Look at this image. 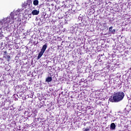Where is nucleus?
Segmentation results:
<instances>
[{
	"mask_svg": "<svg viewBox=\"0 0 131 131\" xmlns=\"http://www.w3.org/2000/svg\"><path fill=\"white\" fill-rule=\"evenodd\" d=\"M124 98V93L122 91H119L114 93L113 98H110L109 101L112 103H118L123 100Z\"/></svg>",
	"mask_w": 131,
	"mask_h": 131,
	"instance_id": "nucleus-1",
	"label": "nucleus"
},
{
	"mask_svg": "<svg viewBox=\"0 0 131 131\" xmlns=\"http://www.w3.org/2000/svg\"><path fill=\"white\" fill-rule=\"evenodd\" d=\"M47 48H48V45H47V43H46L44 45H43L42 49H41V51H42L44 52H46V50H47Z\"/></svg>",
	"mask_w": 131,
	"mask_h": 131,
	"instance_id": "nucleus-2",
	"label": "nucleus"
},
{
	"mask_svg": "<svg viewBox=\"0 0 131 131\" xmlns=\"http://www.w3.org/2000/svg\"><path fill=\"white\" fill-rule=\"evenodd\" d=\"M6 21L5 22V24H7V25L9 24V23H11V20H13V18H6Z\"/></svg>",
	"mask_w": 131,
	"mask_h": 131,
	"instance_id": "nucleus-3",
	"label": "nucleus"
},
{
	"mask_svg": "<svg viewBox=\"0 0 131 131\" xmlns=\"http://www.w3.org/2000/svg\"><path fill=\"white\" fill-rule=\"evenodd\" d=\"M44 53L45 52L41 50V51L38 54V55L37 56V59H40V58H41V56L43 55Z\"/></svg>",
	"mask_w": 131,
	"mask_h": 131,
	"instance_id": "nucleus-4",
	"label": "nucleus"
},
{
	"mask_svg": "<svg viewBox=\"0 0 131 131\" xmlns=\"http://www.w3.org/2000/svg\"><path fill=\"white\" fill-rule=\"evenodd\" d=\"M32 14V15H38L39 14V11H37V10H33Z\"/></svg>",
	"mask_w": 131,
	"mask_h": 131,
	"instance_id": "nucleus-5",
	"label": "nucleus"
},
{
	"mask_svg": "<svg viewBox=\"0 0 131 131\" xmlns=\"http://www.w3.org/2000/svg\"><path fill=\"white\" fill-rule=\"evenodd\" d=\"M116 127V125H115V123H112L111 124V129H112L113 130H114V129H115Z\"/></svg>",
	"mask_w": 131,
	"mask_h": 131,
	"instance_id": "nucleus-6",
	"label": "nucleus"
},
{
	"mask_svg": "<svg viewBox=\"0 0 131 131\" xmlns=\"http://www.w3.org/2000/svg\"><path fill=\"white\" fill-rule=\"evenodd\" d=\"M52 80V77H48L46 79V81L47 82H51Z\"/></svg>",
	"mask_w": 131,
	"mask_h": 131,
	"instance_id": "nucleus-7",
	"label": "nucleus"
},
{
	"mask_svg": "<svg viewBox=\"0 0 131 131\" xmlns=\"http://www.w3.org/2000/svg\"><path fill=\"white\" fill-rule=\"evenodd\" d=\"M38 0H34L33 1V5L34 6H37L38 5Z\"/></svg>",
	"mask_w": 131,
	"mask_h": 131,
	"instance_id": "nucleus-8",
	"label": "nucleus"
},
{
	"mask_svg": "<svg viewBox=\"0 0 131 131\" xmlns=\"http://www.w3.org/2000/svg\"><path fill=\"white\" fill-rule=\"evenodd\" d=\"M115 31H116V29H114L113 30H112V31L111 32L113 34H115Z\"/></svg>",
	"mask_w": 131,
	"mask_h": 131,
	"instance_id": "nucleus-9",
	"label": "nucleus"
},
{
	"mask_svg": "<svg viewBox=\"0 0 131 131\" xmlns=\"http://www.w3.org/2000/svg\"><path fill=\"white\" fill-rule=\"evenodd\" d=\"M112 29H113V27H110L109 28V31H110V32H111V31H112Z\"/></svg>",
	"mask_w": 131,
	"mask_h": 131,
	"instance_id": "nucleus-10",
	"label": "nucleus"
},
{
	"mask_svg": "<svg viewBox=\"0 0 131 131\" xmlns=\"http://www.w3.org/2000/svg\"><path fill=\"white\" fill-rule=\"evenodd\" d=\"M7 55V58H8V61L10 60V55H8V54L6 55Z\"/></svg>",
	"mask_w": 131,
	"mask_h": 131,
	"instance_id": "nucleus-11",
	"label": "nucleus"
},
{
	"mask_svg": "<svg viewBox=\"0 0 131 131\" xmlns=\"http://www.w3.org/2000/svg\"><path fill=\"white\" fill-rule=\"evenodd\" d=\"M4 52V55L7 56V54H8V52H7V51H3Z\"/></svg>",
	"mask_w": 131,
	"mask_h": 131,
	"instance_id": "nucleus-12",
	"label": "nucleus"
},
{
	"mask_svg": "<svg viewBox=\"0 0 131 131\" xmlns=\"http://www.w3.org/2000/svg\"><path fill=\"white\" fill-rule=\"evenodd\" d=\"M89 130H90V129H89V128H85V129L84 130V131H89Z\"/></svg>",
	"mask_w": 131,
	"mask_h": 131,
	"instance_id": "nucleus-13",
	"label": "nucleus"
}]
</instances>
